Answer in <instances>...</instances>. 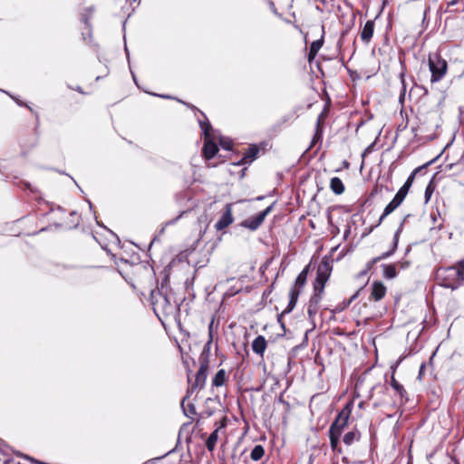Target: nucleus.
I'll return each instance as SVG.
<instances>
[{
  "label": "nucleus",
  "instance_id": "nucleus-1",
  "mask_svg": "<svg viewBox=\"0 0 464 464\" xmlns=\"http://www.w3.org/2000/svg\"><path fill=\"white\" fill-rule=\"evenodd\" d=\"M435 279L445 288L458 289L464 284V259L454 266L439 267L436 270Z\"/></svg>",
  "mask_w": 464,
  "mask_h": 464
},
{
  "label": "nucleus",
  "instance_id": "nucleus-2",
  "mask_svg": "<svg viewBox=\"0 0 464 464\" xmlns=\"http://www.w3.org/2000/svg\"><path fill=\"white\" fill-rule=\"evenodd\" d=\"M201 130L205 136V143L203 146V155L206 159H212L218 151L216 142L210 140V130L212 127L208 121H199Z\"/></svg>",
  "mask_w": 464,
  "mask_h": 464
},
{
  "label": "nucleus",
  "instance_id": "nucleus-3",
  "mask_svg": "<svg viewBox=\"0 0 464 464\" xmlns=\"http://www.w3.org/2000/svg\"><path fill=\"white\" fill-rule=\"evenodd\" d=\"M429 66L431 72V82L440 81L447 72V62L439 55H435L434 58H429Z\"/></svg>",
  "mask_w": 464,
  "mask_h": 464
},
{
  "label": "nucleus",
  "instance_id": "nucleus-4",
  "mask_svg": "<svg viewBox=\"0 0 464 464\" xmlns=\"http://www.w3.org/2000/svg\"><path fill=\"white\" fill-rule=\"evenodd\" d=\"M150 297L154 310L160 309L165 314H169L172 312L173 305L167 295H164L160 291H152Z\"/></svg>",
  "mask_w": 464,
  "mask_h": 464
},
{
  "label": "nucleus",
  "instance_id": "nucleus-5",
  "mask_svg": "<svg viewBox=\"0 0 464 464\" xmlns=\"http://www.w3.org/2000/svg\"><path fill=\"white\" fill-rule=\"evenodd\" d=\"M274 208V203L268 206L265 210L261 211L260 213L256 214L254 217H251L247 219H245L241 226L244 227H246L252 231L256 230L264 222L266 216L272 211Z\"/></svg>",
  "mask_w": 464,
  "mask_h": 464
},
{
  "label": "nucleus",
  "instance_id": "nucleus-6",
  "mask_svg": "<svg viewBox=\"0 0 464 464\" xmlns=\"http://www.w3.org/2000/svg\"><path fill=\"white\" fill-rule=\"evenodd\" d=\"M350 412L346 410L341 411L334 422L331 424L329 433L341 436L344 429L348 425Z\"/></svg>",
  "mask_w": 464,
  "mask_h": 464
},
{
  "label": "nucleus",
  "instance_id": "nucleus-7",
  "mask_svg": "<svg viewBox=\"0 0 464 464\" xmlns=\"http://www.w3.org/2000/svg\"><path fill=\"white\" fill-rule=\"evenodd\" d=\"M212 327H213V322H211L208 326L209 340L204 345L203 350L198 358V362L200 364L199 368L208 369V366H209L210 344L212 342Z\"/></svg>",
  "mask_w": 464,
  "mask_h": 464
},
{
  "label": "nucleus",
  "instance_id": "nucleus-8",
  "mask_svg": "<svg viewBox=\"0 0 464 464\" xmlns=\"http://www.w3.org/2000/svg\"><path fill=\"white\" fill-rule=\"evenodd\" d=\"M409 217H410V215H407L406 217H404L403 220L401 222L399 227L395 231L394 237H393V244H392V248L389 251L384 252L381 256L375 257L378 262L382 260V259L388 258L389 256H391L395 252V250H396V248L398 246L400 234L401 233L403 225H404L406 219Z\"/></svg>",
  "mask_w": 464,
  "mask_h": 464
},
{
  "label": "nucleus",
  "instance_id": "nucleus-9",
  "mask_svg": "<svg viewBox=\"0 0 464 464\" xmlns=\"http://www.w3.org/2000/svg\"><path fill=\"white\" fill-rule=\"evenodd\" d=\"M208 369H203L199 368L195 378V382L188 389V395L192 393L194 390L196 389H202L205 386L207 376H208Z\"/></svg>",
  "mask_w": 464,
  "mask_h": 464
},
{
  "label": "nucleus",
  "instance_id": "nucleus-10",
  "mask_svg": "<svg viewBox=\"0 0 464 464\" xmlns=\"http://www.w3.org/2000/svg\"><path fill=\"white\" fill-rule=\"evenodd\" d=\"M233 217H232V208L231 205L227 204L226 206V210L222 214L221 218L218 219V221L216 223L215 227L217 230H222L228 227L233 222Z\"/></svg>",
  "mask_w": 464,
  "mask_h": 464
},
{
  "label": "nucleus",
  "instance_id": "nucleus-11",
  "mask_svg": "<svg viewBox=\"0 0 464 464\" xmlns=\"http://www.w3.org/2000/svg\"><path fill=\"white\" fill-rule=\"evenodd\" d=\"M422 169V167H420V168H417L415 169L411 174L408 177L407 180L405 181V183L403 184V186L399 189V191L396 193V197L398 198H400L401 201L404 200V198H406L408 192H409V189L411 187L412 185V182L414 180V178L417 174V172H419L420 169Z\"/></svg>",
  "mask_w": 464,
  "mask_h": 464
},
{
  "label": "nucleus",
  "instance_id": "nucleus-12",
  "mask_svg": "<svg viewBox=\"0 0 464 464\" xmlns=\"http://www.w3.org/2000/svg\"><path fill=\"white\" fill-rule=\"evenodd\" d=\"M331 267L328 263H322L317 269V275L315 281L316 283L325 284L329 278Z\"/></svg>",
  "mask_w": 464,
  "mask_h": 464
},
{
  "label": "nucleus",
  "instance_id": "nucleus-13",
  "mask_svg": "<svg viewBox=\"0 0 464 464\" xmlns=\"http://www.w3.org/2000/svg\"><path fill=\"white\" fill-rule=\"evenodd\" d=\"M299 294H300V291L295 289V287L291 288L290 292H289V303H288V305L287 307L278 315V322H281V318L284 314H288L290 312H292V310L294 309V307L295 306L296 304V302H297V299H298V296H299Z\"/></svg>",
  "mask_w": 464,
  "mask_h": 464
},
{
  "label": "nucleus",
  "instance_id": "nucleus-14",
  "mask_svg": "<svg viewBox=\"0 0 464 464\" xmlns=\"http://www.w3.org/2000/svg\"><path fill=\"white\" fill-rule=\"evenodd\" d=\"M259 153V148L256 145L250 146L247 150L244 153L243 158L237 163V165H245L251 163Z\"/></svg>",
  "mask_w": 464,
  "mask_h": 464
},
{
  "label": "nucleus",
  "instance_id": "nucleus-15",
  "mask_svg": "<svg viewBox=\"0 0 464 464\" xmlns=\"http://www.w3.org/2000/svg\"><path fill=\"white\" fill-rule=\"evenodd\" d=\"M386 291V286L382 282L375 281L372 284L371 295L375 301H380L385 296Z\"/></svg>",
  "mask_w": 464,
  "mask_h": 464
},
{
  "label": "nucleus",
  "instance_id": "nucleus-16",
  "mask_svg": "<svg viewBox=\"0 0 464 464\" xmlns=\"http://www.w3.org/2000/svg\"><path fill=\"white\" fill-rule=\"evenodd\" d=\"M323 297L319 295H313L309 300L308 306H307V314L309 318H314V316L317 314L319 309L320 302L322 301Z\"/></svg>",
  "mask_w": 464,
  "mask_h": 464
},
{
  "label": "nucleus",
  "instance_id": "nucleus-17",
  "mask_svg": "<svg viewBox=\"0 0 464 464\" xmlns=\"http://www.w3.org/2000/svg\"><path fill=\"white\" fill-rule=\"evenodd\" d=\"M374 30V22L369 20L365 23L362 32H361V39L364 43H369L373 35Z\"/></svg>",
  "mask_w": 464,
  "mask_h": 464
},
{
  "label": "nucleus",
  "instance_id": "nucleus-18",
  "mask_svg": "<svg viewBox=\"0 0 464 464\" xmlns=\"http://www.w3.org/2000/svg\"><path fill=\"white\" fill-rule=\"evenodd\" d=\"M266 348V341L264 336L258 335L252 343V350L256 354L263 356Z\"/></svg>",
  "mask_w": 464,
  "mask_h": 464
},
{
  "label": "nucleus",
  "instance_id": "nucleus-19",
  "mask_svg": "<svg viewBox=\"0 0 464 464\" xmlns=\"http://www.w3.org/2000/svg\"><path fill=\"white\" fill-rule=\"evenodd\" d=\"M401 203H402V201L400 198H398L396 196H394L392 200L384 208V211L379 219L378 225L381 224L382 222V220L388 215H390L392 212H393Z\"/></svg>",
  "mask_w": 464,
  "mask_h": 464
},
{
  "label": "nucleus",
  "instance_id": "nucleus-20",
  "mask_svg": "<svg viewBox=\"0 0 464 464\" xmlns=\"http://www.w3.org/2000/svg\"><path fill=\"white\" fill-rule=\"evenodd\" d=\"M330 188L332 191L336 195H341L344 192V185L341 179L338 177H334L331 179Z\"/></svg>",
  "mask_w": 464,
  "mask_h": 464
},
{
  "label": "nucleus",
  "instance_id": "nucleus-21",
  "mask_svg": "<svg viewBox=\"0 0 464 464\" xmlns=\"http://www.w3.org/2000/svg\"><path fill=\"white\" fill-rule=\"evenodd\" d=\"M340 437L341 436H339V435L329 433V440H330L331 449H332L333 451H334V452H336L338 454H342L343 453V450L339 446Z\"/></svg>",
  "mask_w": 464,
  "mask_h": 464
},
{
  "label": "nucleus",
  "instance_id": "nucleus-22",
  "mask_svg": "<svg viewBox=\"0 0 464 464\" xmlns=\"http://www.w3.org/2000/svg\"><path fill=\"white\" fill-rule=\"evenodd\" d=\"M360 439V432L357 430H352L344 434L343 436V443L347 446L352 445L354 441L359 440Z\"/></svg>",
  "mask_w": 464,
  "mask_h": 464
},
{
  "label": "nucleus",
  "instance_id": "nucleus-23",
  "mask_svg": "<svg viewBox=\"0 0 464 464\" xmlns=\"http://www.w3.org/2000/svg\"><path fill=\"white\" fill-rule=\"evenodd\" d=\"M226 382V371L224 369H220L218 371L216 375L212 380V385L216 387L222 386Z\"/></svg>",
  "mask_w": 464,
  "mask_h": 464
},
{
  "label": "nucleus",
  "instance_id": "nucleus-24",
  "mask_svg": "<svg viewBox=\"0 0 464 464\" xmlns=\"http://www.w3.org/2000/svg\"><path fill=\"white\" fill-rule=\"evenodd\" d=\"M218 429H216L208 438L207 441H206V447L207 449L209 450V451H213L215 447H216V443L218 441Z\"/></svg>",
  "mask_w": 464,
  "mask_h": 464
},
{
  "label": "nucleus",
  "instance_id": "nucleus-25",
  "mask_svg": "<svg viewBox=\"0 0 464 464\" xmlns=\"http://www.w3.org/2000/svg\"><path fill=\"white\" fill-rule=\"evenodd\" d=\"M383 276L387 279H393L397 276L396 267L394 265H382Z\"/></svg>",
  "mask_w": 464,
  "mask_h": 464
},
{
  "label": "nucleus",
  "instance_id": "nucleus-26",
  "mask_svg": "<svg viewBox=\"0 0 464 464\" xmlns=\"http://www.w3.org/2000/svg\"><path fill=\"white\" fill-rule=\"evenodd\" d=\"M265 454V449L262 445H256L251 451L250 457L254 461H257L262 459Z\"/></svg>",
  "mask_w": 464,
  "mask_h": 464
},
{
  "label": "nucleus",
  "instance_id": "nucleus-27",
  "mask_svg": "<svg viewBox=\"0 0 464 464\" xmlns=\"http://www.w3.org/2000/svg\"><path fill=\"white\" fill-rule=\"evenodd\" d=\"M391 385L395 390V392L400 395V397L401 399H403L405 397V395L407 393L405 389L403 388V386L401 383H399L396 381V379L393 376L392 377Z\"/></svg>",
  "mask_w": 464,
  "mask_h": 464
},
{
  "label": "nucleus",
  "instance_id": "nucleus-28",
  "mask_svg": "<svg viewBox=\"0 0 464 464\" xmlns=\"http://www.w3.org/2000/svg\"><path fill=\"white\" fill-rule=\"evenodd\" d=\"M189 395L187 394V396L182 400L181 401V407L183 409V411H184V414L187 416V417H189V414L191 415H194L196 414V408H195V405L193 403H188L187 405V408L184 407V401L188 397Z\"/></svg>",
  "mask_w": 464,
  "mask_h": 464
},
{
  "label": "nucleus",
  "instance_id": "nucleus-29",
  "mask_svg": "<svg viewBox=\"0 0 464 464\" xmlns=\"http://www.w3.org/2000/svg\"><path fill=\"white\" fill-rule=\"evenodd\" d=\"M308 268H304L296 277L295 285L299 287H303L306 282Z\"/></svg>",
  "mask_w": 464,
  "mask_h": 464
},
{
  "label": "nucleus",
  "instance_id": "nucleus-30",
  "mask_svg": "<svg viewBox=\"0 0 464 464\" xmlns=\"http://www.w3.org/2000/svg\"><path fill=\"white\" fill-rule=\"evenodd\" d=\"M324 44V40L323 39H319V40H316L314 42H313L310 45V51H309V55H315L318 51L320 50V48L322 47Z\"/></svg>",
  "mask_w": 464,
  "mask_h": 464
},
{
  "label": "nucleus",
  "instance_id": "nucleus-31",
  "mask_svg": "<svg viewBox=\"0 0 464 464\" xmlns=\"http://www.w3.org/2000/svg\"><path fill=\"white\" fill-rule=\"evenodd\" d=\"M325 284L314 283V295L323 297Z\"/></svg>",
  "mask_w": 464,
  "mask_h": 464
},
{
  "label": "nucleus",
  "instance_id": "nucleus-32",
  "mask_svg": "<svg viewBox=\"0 0 464 464\" xmlns=\"http://www.w3.org/2000/svg\"><path fill=\"white\" fill-rule=\"evenodd\" d=\"M431 193H432V188H431V186L429 185L427 188H426V190H425V198H426V201H428L431 196Z\"/></svg>",
  "mask_w": 464,
  "mask_h": 464
},
{
  "label": "nucleus",
  "instance_id": "nucleus-33",
  "mask_svg": "<svg viewBox=\"0 0 464 464\" xmlns=\"http://www.w3.org/2000/svg\"><path fill=\"white\" fill-rule=\"evenodd\" d=\"M378 263V261L376 260V258H372V260H370L367 264H366V270H371L372 268V266Z\"/></svg>",
  "mask_w": 464,
  "mask_h": 464
},
{
  "label": "nucleus",
  "instance_id": "nucleus-34",
  "mask_svg": "<svg viewBox=\"0 0 464 464\" xmlns=\"http://www.w3.org/2000/svg\"><path fill=\"white\" fill-rule=\"evenodd\" d=\"M358 296V292H356L354 295L351 296V298L347 301L345 304V306H348L356 297Z\"/></svg>",
  "mask_w": 464,
  "mask_h": 464
},
{
  "label": "nucleus",
  "instance_id": "nucleus-35",
  "mask_svg": "<svg viewBox=\"0 0 464 464\" xmlns=\"http://www.w3.org/2000/svg\"><path fill=\"white\" fill-rule=\"evenodd\" d=\"M358 296V292H356L354 295L351 296V298L347 301L345 304V306H348L356 297Z\"/></svg>",
  "mask_w": 464,
  "mask_h": 464
},
{
  "label": "nucleus",
  "instance_id": "nucleus-36",
  "mask_svg": "<svg viewBox=\"0 0 464 464\" xmlns=\"http://www.w3.org/2000/svg\"><path fill=\"white\" fill-rule=\"evenodd\" d=\"M25 459H28L33 464H45V463L40 462L31 457H28V456H26Z\"/></svg>",
  "mask_w": 464,
  "mask_h": 464
},
{
  "label": "nucleus",
  "instance_id": "nucleus-37",
  "mask_svg": "<svg viewBox=\"0 0 464 464\" xmlns=\"http://www.w3.org/2000/svg\"><path fill=\"white\" fill-rule=\"evenodd\" d=\"M220 144L224 149L229 150V144L227 142H225L223 140H221Z\"/></svg>",
  "mask_w": 464,
  "mask_h": 464
},
{
  "label": "nucleus",
  "instance_id": "nucleus-38",
  "mask_svg": "<svg viewBox=\"0 0 464 464\" xmlns=\"http://www.w3.org/2000/svg\"><path fill=\"white\" fill-rule=\"evenodd\" d=\"M424 369H425V364H421V366L420 368V372H419V378H421Z\"/></svg>",
  "mask_w": 464,
  "mask_h": 464
},
{
  "label": "nucleus",
  "instance_id": "nucleus-39",
  "mask_svg": "<svg viewBox=\"0 0 464 464\" xmlns=\"http://www.w3.org/2000/svg\"><path fill=\"white\" fill-rule=\"evenodd\" d=\"M437 215H438V216H440V213H439V212H437V214L432 213V214L430 215L431 219H432V221H433L434 223L437 221Z\"/></svg>",
  "mask_w": 464,
  "mask_h": 464
},
{
  "label": "nucleus",
  "instance_id": "nucleus-40",
  "mask_svg": "<svg viewBox=\"0 0 464 464\" xmlns=\"http://www.w3.org/2000/svg\"><path fill=\"white\" fill-rule=\"evenodd\" d=\"M458 2H459V0H450L448 2V6L455 5L458 4Z\"/></svg>",
  "mask_w": 464,
  "mask_h": 464
},
{
  "label": "nucleus",
  "instance_id": "nucleus-41",
  "mask_svg": "<svg viewBox=\"0 0 464 464\" xmlns=\"http://www.w3.org/2000/svg\"><path fill=\"white\" fill-rule=\"evenodd\" d=\"M82 20H83V22H84L85 24H87L88 17H87V16H85V15H83Z\"/></svg>",
  "mask_w": 464,
  "mask_h": 464
},
{
  "label": "nucleus",
  "instance_id": "nucleus-42",
  "mask_svg": "<svg viewBox=\"0 0 464 464\" xmlns=\"http://www.w3.org/2000/svg\"><path fill=\"white\" fill-rule=\"evenodd\" d=\"M88 11L90 12V14H92V13L94 11V9H93L92 7H90V8L88 9Z\"/></svg>",
  "mask_w": 464,
  "mask_h": 464
},
{
  "label": "nucleus",
  "instance_id": "nucleus-43",
  "mask_svg": "<svg viewBox=\"0 0 464 464\" xmlns=\"http://www.w3.org/2000/svg\"><path fill=\"white\" fill-rule=\"evenodd\" d=\"M159 96L161 98H168V99L170 98L169 96H166V95H159Z\"/></svg>",
  "mask_w": 464,
  "mask_h": 464
},
{
  "label": "nucleus",
  "instance_id": "nucleus-44",
  "mask_svg": "<svg viewBox=\"0 0 464 464\" xmlns=\"http://www.w3.org/2000/svg\"><path fill=\"white\" fill-rule=\"evenodd\" d=\"M88 204L90 206V208H92V202L90 200H88Z\"/></svg>",
  "mask_w": 464,
  "mask_h": 464
},
{
  "label": "nucleus",
  "instance_id": "nucleus-45",
  "mask_svg": "<svg viewBox=\"0 0 464 464\" xmlns=\"http://www.w3.org/2000/svg\"><path fill=\"white\" fill-rule=\"evenodd\" d=\"M442 226H443L442 224H440V225L438 226V229H441V228H442Z\"/></svg>",
  "mask_w": 464,
  "mask_h": 464
},
{
  "label": "nucleus",
  "instance_id": "nucleus-46",
  "mask_svg": "<svg viewBox=\"0 0 464 464\" xmlns=\"http://www.w3.org/2000/svg\"><path fill=\"white\" fill-rule=\"evenodd\" d=\"M408 265H409V263L407 262L406 264H402V266H402V267H405V266H407Z\"/></svg>",
  "mask_w": 464,
  "mask_h": 464
},
{
  "label": "nucleus",
  "instance_id": "nucleus-47",
  "mask_svg": "<svg viewBox=\"0 0 464 464\" xmlns=\"http://www.w3.org/2000/svg\"><path fill=\"white\" fill-rule=\"evenodd\" d=\"M168 454H169V453H165V454H163L161 458H165L166 456H168Z\"/></svg>",
  "mask_w": 464,
  "mask_h": 464
},
{
  "label": "nucleus",
  "instance_id": "nucleus-48",
  "mask_svg": "<svg viewBox=\"0 0 464 464\" xmlns=\"http://www.w3.org/2000/svg\"><path fill=\"white\" fill-rule=\"evenodd\" d=\"M168 454H169V453H165V454H163L161 458H165L166 456H168Z\"/></svg>",
  "mask_w": 464,
  "mask_h": 464
},
{
  "label": "nucleus",
  "instance_id": "nucleus-49",
  "mask_svg": "<svg viewBox=\"0 0 464 464\" xmlns=\"http://www.w3.org/2000/svg\"><path fill=\"white\" fill-rule=\"evenodd\" d=\"M168 454H169V453H165V454H163L161 458H165L166 456H168Z\"/></svg>",
  "mask_w": 464,
  "mask_h": 464
},
{
  "label": "nucleus",
  "instance_id": "nucleus-50",
  "mask_svg": "<svg viewBox=\"0 0 464 464\" xmlns=\"http://www.w3.org/2000/svg\"><path fill=\"white\" fill-rule=\"evenodd\" d=\"M77 91L82 92V89L80 87L77 89Z\"/></svg>",
  "mask_w": 464,
  "mask_h": 464
}]
</instances>
